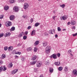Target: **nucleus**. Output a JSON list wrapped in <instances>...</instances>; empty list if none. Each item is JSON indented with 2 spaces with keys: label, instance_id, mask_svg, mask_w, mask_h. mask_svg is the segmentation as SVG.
I'll use <instances>...</instances> for the list:
<instances>
[{
  "label": "nucleus",
  "instance_id": "nucleus-29",
  "mask_svg": "<svg viewBox=\"0 0 77 77\" xmlns=\"http://www.w3.org/2000/svg\"><path fill=\"white\" fill-rule=\"evenodd\" d=\"M64 70L65 72L68 71V67H65L64 69Z\"/></svg>",
  "mask_w": 77,
  "mask_h": 77
},
{
  "label": "nucleus",
  "instance_id": "nucleus-15",
  "mask_svg": "<svg viewBox=\"0 0 77 77\" xmlns=\"http://www.w3.org/2000/svg\"><path fill=\"white\" fill-rule=\"evenodd\" d=\"M43 47H45V46H47V42H44L43 43Z\"/></svg>",
  "mask_w": 77,
  "mask_h": 77
},
{
  "label": "nucleus",
  "instance_id": "nucleus-44",
  "mask_svg": "<svg viewBox=\"0 0 77 77\" xmlns=\"http://www.w3.org/2000/svg\"><path fill=\"white\" fill-rule=\"evenodd\" d=\"M30 21L31 23H32L33 21V19L31 18L30 20Z\"/></svg>",
  "mask_w": 77,
  "mask_h": 77
},
{
  "label": "nucleus",
  "instance_id": "nucleus-26",
  "mask_svg": "<svg viewBox=\"0 0 77 77\" xmlns=\"http://www.w3.org/2000/svg\"><path fill=\"white\" fill-rule=\"evenodd\" d=\"M38 44H39V41H36V42L35 43L34 45H38Z\"/></svg>",
  "mask_w": 77,
  "mask_h": 77
},
{
  "label": "nucleus",
  "instance_id": "nucleus-51",
  "mask_svg": "<svg viewBox=\"0 0 77 77\" xmlns=\"http://www.w3.org/2000/svg\"><path fill=\"white\" fill-rule=\"evenodd\" d=\"M21 60L22 61H23V60H24V58L23 57H22Z\"/></svg>",
  "mask_w": 77,
  "mask_h": 77
},
{
  "label": "nucleus",
  "instance_id": "nucleus-34",
  "mask_svg": "<svg viewBox=\"0 0 77 77\" xmlns=\"http://www.w3.org/2000/svg\"><path fill=\"white\" fill-rule=\"evenodd\" d=\"M63 69V68L62 67H59L58 69L59 71H61V70H62Z\"/></svg>",
  "mask_w": 77,
  "mask_h": 77
},
{
  "label": "nucleus",
  "instance_id": "nucleus-24",
  "mask_svg": "<svg viewBox=\"0 0 77 77\" xmlns=\"http://www.w3.org/2000/svg\"><path fill=\"white\" fill-rule=\"evenodd\" d=\"M1 57L2 59H4L6 57V55L5 54H3L2 56Z\"/></svg>",
  "mask_w": 77,
  "mask_h": 77
},
{
  "label": "nucleus",
  "instance_id": "nucleus-55",
  "mask_svg": "<svg viewBox=\"0 0 77 77\" xmlns=\"http://www.w3.org/2000/svg\"><path fill=\"white\" fill-rule=\"evenodd\" d=\"M15 58L17 59V58H18V56H17V55H16L15 56Z\"/></svg>",
  "mask_w": 77,
  "mask_h": 77
},
{
  "label": "nucleus",
  "instance_id": "nucleus-45",
  "mask_svg": "<svg viewBox=\"0 0 77 77\" xmlns=\"http://www.w3.org/2000/svg\"><path fill=\"white\" fill-rule=\"evenodd\" d=\"M72 35H73V36H75L77 35V33H76L75 34H73Z\"/></svg>",
  "mask_w": 77,
  "mask_h": 77
},
{
  "label": "nucleus",
  "instance_id": "nucleus-31",
  "mask_svg": "<svg viewBox=\"0 0 77 77\" xmlns=\"http://www.w3.org/2000/svg\"><path fill=\"white\" fill-rule=\"evenodd\" d=\"M49 33L50 34H53V30H50L49 31Z\"/></svg>",
  "mask_w": 77,
  "mask_h": 77
},
{
  "label": "nucleus",
  "instance_id": "nucleus-46",
  "mask_svg": "<svg viewBox=\"0 0 77 77\" xmlns=\"http://www.w3.org/2000/svg\"><path fill=\"white\" fill-rule=\"evenodd\" d=\"M31 26H29L28 27L27 29H31Z\"/></svg>",
  "mask_w": 77,
  "mask_h": 77
},
{
  "label": "nucleus",
  "instance_id": "nucleus-18",
  "mask_svg": "<svg viewBox=\"0 0 77 77\" xmlns=\"http://www.w3.org/2000/svg\"><path fill=\"white\" fill-rule=\"evenodd\" d=\"M8 51H12L13 50V47L12 46H10L8 48Z\"/></svg>",
  "mask_w": 77,
  "mask_h": 77
},
{
  "label": "nucleus",
  "instance_id": "nucleus-2",
  "mask_svg": "<svg viewBox=\"0 0 77 77\" xmlns=\"http://www.w3.org/2000/svg\"><path fill=\"white\" fill-rule=\"evenodd\" d=\"M6 70V67L5 66H2L0 67V72H2V71H5Z\"/></svg>",
  "mask_w": 77,
  "mask_h": 77
},
{
  "label": "nucleus",
  "instance_id": "nucleus-35",
  "mask_svg": "<svg viewBox=\"0 0 77 77\" xmlns=\"http://www.w3.org/2000/svg\"><path fill=\"white\" fill-rule=\"evenodd\" d=\"M8 47L6 46L4 48V50L5 51H6V50H8Z\"/></svg>",
  "mask_w": 77,
  "mask_h": 77
},
{
  "label": "nucleus",
  "instance_id": "nucleus-11",
  "mask_svg": "<svg viewBox=\"0 0 77 77\" xmlns=\"http://www.w3.org/2000/svg\"><path fill=\"white\" fill-rule=\"evenodd\" d=\"M54 64L56 65V66H59V65H60V62H56L54 63Z\"/></svg>",
  "mask_w": 77,
  "mask_h": 77
},
{
  "label": "nucleus",
  "instance_id": "nucleus-57",
  "mask_svg": "<svg viewBox=\"0 0 77 77\" xmlns=\"http://www.w3.org/2000/svg\"><path fill=\"white\" fill-rule=\"evenodd\" d=\"M18 53L19 54H21V52H18Z\"/></svg>",
  "mask_w": 77,
  "mask_h": 77
},
{
  "label": "nucleus",
  "instance_id": "nucleus-62",
  "mask_svg": "<svg viewBox=\"0 0 77 77\" xmlns=\"http://www.w3.org/2000/svg\"><path fill=\"white\" fill-rule=\"evenodd\" d=\"M2 27V24L0 23V27Z\"/></svg>",
  "mask_w": 77,
  "mask_h": 77
},
{
  "label": "nucleus",
  "instance_id": "nucleus-50",
  "mask_svg": "<svg viewBox=\"0 0 77 77\" xmlns=\"http://www.w3.org/2000/svg\"><path fill=\"white\" fill-rule=\"evenodd\" d=\"M12 74H15V72H14V71H13L12 72Z\"/></svg>",
  "mask_w": 77,
  "mask_h": 77
},
{
  "label": "nucleus",
  "instance_id": "nucleus-58",
  "mask_svg": "<svg viewBox=\"0 0 77 77\" xmlns=\"http://www.w3.org/2000/svg\"><path fill=\"white\" fill-rule=\"evenodd\" d=\"M45 35L46 36H48V34H47V33L46 32L45 33Z\"/></svg>",
  "mask_w": 77,
  "mask_h": 77
},
{
  "label": "nucleus",
  "instance_id": "nucleus-19",
  "mask_svg": "<svg viewBox=\"0 0 77 77\" xmlns=\"http://www.w3.org/2000/svg\"><path fill=\"white\" fill-rule=\"evenodd\" d=\"M71 24L72 25H74L75 24V22L74 20H72L71 21Z\"/></svg>",
  "mask_w": 77,
  "mask_h": 77
},
{
  "label": "nucleus",
  "instance_id": "nucleus-22",
  "mask_svg": "<svg viewBox=\"0 0 77 77\" xmlns=\"http://www.w3.org/2000/svg\"><path fill=\"white\" fill-rule=\"evenodd\" d=\"M39 24H40V23H36L35 25V27H38Z\"/></svg>",
  "mask_w": 77,
  "mask_h": 77
},
{
  "label": "nucleus",
  "instance_id": "nucleus-59",
  "mask_svg": "<svg viewBox=\"0 0 77 77\" xmlns=\"http://www.w3.org/2000/svg\"><path fill=\"white\" fill-rule=\"evenodd\" d=\"M39 77H43V76L42 75H41L39 76Z\"/></svg>",
  "mask_w": 77,
  "mask_h": 77
},
{
  "label": "nucleus",
  "instance_id": "nucleus-23",
  "mask_svg": "<svg viewBox=\"0 0 77 77\" xmlns=\"http://www.w3.org/2000/svg\"><path fill=\"white\" fill-rule=\"evenodd\" d=\"M36 57H36V56L34 55L33 57L32 60H35V59H36Z\"/></svg>",
  "mask_w": 77,
  "mask_h": 77
},
{
  "label": "nucleus",
  "instance_id": "nucleus-14",
  "mask_svg": "<svg viewBox=\"0 0 77 77\" xmlns=\"http://www.w3.org/2000/svg\"><path fill=\"white\" fill-rule=\"evenodd\" d=\"M26 50L28 51H32V48L31 47L28 48H27Z\"/></svg>",
  "mask_w": 77,
  "mask_h": 77
},
{
  "label": "nucleus",
  "instance_id": "nucleus-39",
  "mask_svg": "<svg viewBox=\"0 0 77 77\" xmlns=\"http://www.w3.org/2000/svg\"><path fill=\"white\" fill-rule=\"evenodd\" d=\"M57 56L58 57H59L60 56V54L59 53H58L57 54Z\"/></svg>",
  "mask_w": 77,
  "mask_h": 77
},
{
  "label": "nucleus",
  "instance_id": "nucleus-27",
  "mask_svg": "<svg viewBox=\"0 0 77 77\" xmlns=\"http://www.w3.org/2000/svg\"><path fill=\"white\" fill-rule=\"evenodd\" d=\"M15 27H13L11 28V31H14V30H15Z\"/></svg>",
  "mask_w": 77,
  "mask_h": 77
},
{
  "label": "nucleus",
  "instance_id": "nucleus-60",
  "mask_svg": "<svg viewBox=\"0 0 77 77\" xmlns=\"http://www.w3.org/2000/svg\"><path fill=\"white\" fill-rule=\"evenodd\" d=\"M53 12L54 14H55V13H56V11H53Z\"/></svg>",
  "mask_w": 77,
  "mask_h": 77
},
{
  "label": "nucleus",
  "instance_id": "nucleus-16",
  "mask_svg": "<svg viewBox=\"0 0 77 77\" xmlns=\"http://www.w3.org/2000/svg\"><path fill=\"white\" fill-rule=\"evenodd\" d=\"M9 2L10 3H14L15 2V0H10Z\"/></svg>",
  "mask_w": 77,
  "mask_h": 77
},
{
  "label": "nucleus",
  "instance_id": "nucleus-30",
  "mask_svg": "<svg viewBox=\"0 0 77 77\" xmlns=\"http://www.w3.org/2000/svg\"><path fill=\"white\" fill-rule=\"evenodd\" d=\"M69 53L70 55L72 56H73V55L71 54V50H69Z\"/></svg>",
  "mask_w": 77,
  "mask_h": 77
},
{
  "label": "nucleus",
  "instance_id": "nucleus-36",
  "mask_svg": "<svg viewBox=\"0 0 77 77\" xmlns=\"http://www.w3.org/2000/svg\"><path fill=\"white\" fill-rule=\"evenodd\" d=\"M3 35H4V34H3V33L0 34V38H2V37H3Z\"/></svg>",
  "mask_w": 77,
  "mask_h": 77
},
{
  "label": "nucleus",
  "instance_id": "nucleus-43",
  "mask_svg": "<svg viewBox=\"0 0 77 77\" xmlns=\"http://www.w3.org/2000/svg\"><path fill=\"white\" fill-rule=\"evenodd\" d=\"M34 50V51H37V48L35 47Z\"/></svg>",
  "mask_w": 77,
  "mask_h": 77
},
{
  "label": "nucleus",
  "instance_id": "nucleus-8",
  "mask_svg": "<svg viewBox=\"0 0 77 77\" xmlns=\"http://www.w3.org/2000/svg\"><path fill=\"white\" fill-rule=\"evenodd\" d=\"M41 65H42L41 63L39 61L37 62L36 64L37 67H40L41 66Z\"/></svg>",
  "mask_w": 77,
  "mask_h": 77
},
{
  "label": "nucleus",
  "instance_id": "nucleus-37",
  "mask_svg": "<svg viewBox=\"0 0 77 77\" xmlns=\"http://www.w3.org/2000/svg\"><path fill=\"white\" fill-rule=\"evenodd\" d=\"M15 74L17 73V72L18 71V69H15L13 70Z\"/></svg>",
  "mask_w": 77,
  "mask_h": 77
},
{
  "label": "nucleus",
  "instance_id": "nucleus-56",
  "mask_svg": "<svg viewBox=\"0 0 77 77\" xmlns=\"http://www.w3.org/2000/svg\"><path fill=\"white\" fill-rule=\"evenodd\" d=\"M69 24H70V22H69L67 23V25H69Z\"/></svg>",
  "mask_w": 77,
  "mask_h": 77
},
{
  "label": "nucleus",
  "instance_id": "nucleus-48",
  "mask_svg": "<svg viewBox=\"0 0 77 77\" xmlns=\"http://www.w3.org/2000/svg\"><path fill=\"white\" fill-rule=\"evenodd\" d=\"M72 29H74V30H75V26L72 27Z\"/></svg>",
  "mask_w": 77,
  "mask_h": 77
},
{
  "label": "nucleus",
  "instance_id": "nucleus-5",
  "mask_svg": "<svg viewBox=\"0 0 77 77\" xmlns=\"http://www.w3.org/2000/svg\"><path fill=\"white\" fill-rule=\"evenodd\" d=\"M51 57L52 58L53 57V59H57V55L55 54L51 55Z\"/></svg>",
  "mask_w": 77,
  "mask_h": 77
},
{
  "label": "nucleus",
  "instance_id": "nucleus-61",
  "mask_svg": "<svg viewBox=\"0 0 77 77\" xmlns=\"http://www.w3.org/2000/svg\"><path fill=\"white\" fill-rule=\"evenodd\" d=\"M63 31H65V30H66V29H63Z\"/></svg>",
  "mask_w": 77,
  "mask_h": 77
},
{
  "label": "nucleus",
  "instance_id": "nucleus-25",
  "mask_svg": "<svg viewBox=\"0 0 77 77\" xmlns=\"http://www.w3.org/2000/svg\"><path fill=\"white\" fill-rule=\"evenodd\" d=\"M49 71L50 72H53V69L52 68H50Z\"/></svg>",
  "mask_w": 77,
  "mask_h": 77
},
{
  "label": "nucleus",
  "instance_id": "nucleus-4",
  "mask_svg": "<svg viewBox=\"0 0 77 77\" xmlns=\"http://www.w3.org/2000/svg\"><path fill=\"white\" fill-rule=\"evenodd\" d=\"M67 18H68L67 16L64 15L62 17H61V20H66V19H67Z\"/></svg>",
  "mask_w": 77,
  "mask_h": 77
},
{
  "label": "nucleus",
  "instance_id": "nucleus-41",
  "mask_svg": "<svg viewBox=\"0 0 77 77\" xmlns=\"http://www.w3.org/2000/svg\"><path fill=\"white\" fill-rule=\"evenodd\" d=\"M23 39H27V36H23Z\"/></svg>",
  "mask_w": 77,
  "mask_h": 77
},
{
  "label": "nucleus",
  "instance_id": "nucleus-17",
  "mask_svg": "<svg viewBox=\"0 0 77 77\" xmlns=\"http://www.w3.org/2000/svg\"><path fill=\"white\" fill-rule=\"evenodd\" d=\"M23 35L24 32H22L19 35V38H21V36H23Z\"/></svg>",
  "mask_w": 77,
  "mask_h": 77
},
{
  "label": "nucleus",
  "instance_id": "nucleus-12",
  "mask_svg": "<svg viewBox=\"0 0 77 77\" xmlns=\"http://www.w3.org/2000/svg\"><path fill=\"white\" fill-rule=\"evenodd\" d=\"M36 31L35 30H33L31 32V35L32 36L33 35H35Z\"/></svg>",
  "mask_w": 77,
  "mask_h": 77
},
{
  "label": "nucleus",
  "instance_id": "nucleus-53",
  "mask_svg": "<svg viewBox=\"0 0 77 77\" xmlns=\"http://www.w3.org/2000/svg\"><path fill=\"white\" fill-rule=\"evenodd\" d=\"M56 16H54L53 17V18L54 20H55L54 18H56Z\"/></svg>",
  "mask_w": 77,
  "mask_h": 77
},
{
  "label": "nucleus",
  "instance_id": "nucleus-10",
  "mask_svg": "<svg viewBox=\"0 0 77 77\" xmlns=\"http://www.w3.org/2000/svg\"><path fill=\"white\" fill-rule=\"evenodd\" d=\"M10 20H14V19L15 18V17H14V16L12 15H11L10 17Z\"/></svg>",
  "mask_w": 77,
  "mask_h": 77
},
{
  "label": "nucleus",
  "instance_id": "nucleus-3",
  "mask_svg": "<svg viewBox=\"0 0 77 77\" xmlns=\"http://www.w3.org/2000/svg\"><path fill=\"white\" fill-rule=\"evenodd\" d=\"M5 24L7 27H9L12 25V23L10 21H7L5 22Z\"/></svg>",
  "mask_w": 77,
  "mask_h": 77
},
{
  "label": "nucleus",
  "instance_id": "nucleus-49",
  "mask_svg": "<svg viewBox=\"0 0 77 77\" xmlns=\"http://www.w3.org/2000/svg\"><path fill=\"white\" fill-rule=\"evenodd\" d=\"M3 63V61H0V65H2Z\"/></svg>",
  "mask_w": 77,
  "mask_h": 77
},
{
  "label": "nucleus",
  "instance_id": "nucleus-28",
  "mask_svg": "<svg viewBox=\"0 0 77 77\" xmlns=\"http://www.w3.org/2000/svg\"><path fill=\"white\" fill-rule=\"evenodd\" d=\"M46 65H49L50 64V62L49 60H48L46 61Z\"/></svg>",
  "mask_w": 77,
  "mask_h": 77
},
{
  "label": "nucleus",
  "instance_id": "nucleus-1",
  "mask_svg": "<svg viewBox=\"0 0 77 77\" xmlns=\"http://www.w3.org/2000/svg\"><path fill=\"white\" fill-rule=\"evenodd\" d=\"M51 51V47L49 46H47L45 49V53L47 54H49Z\"/></svg>",
  "mask_w": 77,
  "mask_h": 77
},
{
  "label": "nucleus",
  "instance_id": "nucleus-47",
  "mask_svg": "<svg viewBox=\"0 0 77 77\" xmlns=\"http://www.w3.org/2000/svg\"><path fill=\"white\" fill-rule=\"evenodd\" d=\"M22 17L23 18H27V16H23Z\"/></svg>",
  "mask_w": 77,
  "mask_h": 77
},
{
  "label": "nucleus",
  "instance_id": "nucleus-21",
  "mask_svg": "<svg viewBox=\"0 0 77 77\" xmlns=\"http://www.w3.org/2000/svg\"><path fill=\"white\" fill-rule=\"evenodd\" d=\"M37 61H32V62H30V63L31 65H35V63H36Z\"/></svg>",
  "mask_w": 77,
  "mask_h": 77
},
{
  "label": "nucleus",
  "instance_id": "nucleus-54",
  "mask_svg": "<svg viewBox=\"0 0 77 77\" xmlns=\"http://www.w3.org/2000/svg\"><path fill=\"white\" fill-rule=\"evenodd\" d=\"M55 38H57V37H58V35H57V34H56L55 35Z\"/></svg>",
  "mask_w": 77,
  "mask_h": 77
},
{
  "label": "nucleus",
  "instance_id": "nucleus-6",
  "mask_svg": "<svg viewBox=\"0 0 77 77\" xmlns=\"http://www.w3.org/2000/svg\"><path fill=\"white\" fill-rule=\"evenodd\" d=\"M24 8L25 9H27V8L29 7V4L27 3H25L24 5Z\"/></svg>",
  "mask_w": 77,
  "mask_h": 77
},
{
  "label": "nucleus",
  "instance_id": "nucleus-38",
  "mask_svg": "<svg viewBox=\"0 0 77 77\" xmlns=\"http://www.w3.org/2000/svg\"><path fill=\"white\" fill-rule=\"evenodd\" d=\"M57 30H58V32H60V31H61V29H60V27H58Z\"/></svg>",
  "mask_w": 77,
  "mask_h": 77
},
{
  "label": "nucleus",
  "instance_id": "nucleus-7",
  "mask_svg": "<svg viewBox=\"0 0 77 77\" xmlns=\"http://www.w3.org/2000/svg\"><path fill=\"white\" fill-rule=\"evenodd\" d=\"M13 9L15 12H18L19 11V8H18V7H14V8Z\"/></svg>",
  "mask_w": 77,
  "mask_h": 77
},
{
  "label": "nucleus",
  "instance_id": "nucleus-32",
  "mask_svg": "<svg viewBox=\"0 0 77 77\" xmlns=\"http://www.w3.org/2000/svg\"><path fill=\"white\" fill-rule=\"evenodd\" d=\"M9 66L10 68H12L13 66L12 63H10L9 64Z\"/></svg>",
  "mask_w": 77,
  "mask_h": 77
},
{
  "label": "nucleus",
  "instance_id": "nucleus-64",
  "mask_svg": "<svg viewBox=\"0 0 77 77\" xmlns=\"http://www.w3.org/2000/svg\"><path fill=\"white\" fill-rule=\"evenodd\" d=\"M41 0H38V1H41Z\"/></svg>",
  "mask_w": 77,
  "mask_h": 77
},
{
  "label": "nucleus",
  "instance_id": "nucleus-9",
  "mask_svg": "<svg viewBox=\"0 0 77 77\" xmlns=\"http://www.w3.org/2000/svg\"><path fill=\"white\" fill-rule=\"evenodd\" d=\"M73 74L75 75H77V71L76 70L74 69L72 71Z\"/></svg>",
  "mask_w": 77,
  "mask_h": 77
},
{
  "label": "nucleus",
  "instance_id": "nucleus-63",
  "mask_svg": "<svg viewBox=\"0 0 77 77\" xmlns=\"http://www.w3.org/2000/svg\"><path fill=\"white\" fill-rule=\"evenodd\" d=\"M15 54H18V52H16Z\"/></svg>",
  "mask_w": 77,
  "mask_h": 77
},
{
  "label": "nucleus",
  "instance_id": "nucleus-33",
  "mask_svg": "<svg viewBox=\"0 0 77 77\" xmlns=\"http://www.w3.org/2000/svg\"><path fill=\"white\" fill-rule=\"evenodd\" d=\"M65 4H63L62 5H60V7H62L63 8H65Z\"/></svg>",
  "mask_w": 77,
  "mask_h": 77
},
{
  "label": "nucleus",
  "instance_id": "nucleus-13",
  "mask_svg": "<svg viewBox=\"0 0 77 77\" xmlns=\"http://www.w3.org/2000/svg\"><path fill=\"white\" fill-rule=\"evenodd\" d=\"M5 36L6 37L7 36H9L11 35V33L9 32H7L5 34Z\"/></svg>",
  "mask_w": 77,
  "mask_h": 77
},
{
  "label": "nucleus",
  "instance_id": "nucleus-42",
  "mask_svg": "<svg viewBox=\"0 0 77 77\" xmlns=\"http://www.w3.org/2000/svg\"><path fill=\"white\" fill-rule=\"evenodd\" d=\"M19 1L20 2L23 3V2H24V0H19Z\"/></svg>",
  "mask_w": 77,
  "mask_h": 77
},
{
  "label": "nucleus",
  "instance_id": "nucleus-20",
  "mask_svg": "<svg viewBox=\"0 0 77 77\" xmlns=\"http://www.w3.org/2000/svg\"><path fill=\"white\" fill-rule=\"evenodd\" d=\"M4 9L6 11H7L8 9H9V7L7 5L5 6L4 7Z\"/></svg>",
  "mask_w": 77,
  "mask_h": 77
},
{
  "label": "nucleus",
  "instance_id": "nucleus-52",
  "mask_svg": "<svg viewBox=\"0 0 77 77\" xmlns=\"http://www.w3.org/2000/svg\"><path fill=\"white\" fill-rule=\"evenodd\" d=\"M28 33V32H25V35H27Z\"/></svg>",
  "mask_w": 77,
  "mask_h": 77
},
{
  "label": "nucleus",
  "instance_id": "nucleus-40",
  "mask_svg": "<svg viewBox=\"0 0 77 77\" xmlns=\"http://www.w3.org/2000/svg\"><path fill=\"white\" fill-rule=\"evenodd\" d=\"M2 18H3V15H0V19H2Z\"/></svg>",
  "mask_w": 77,
  "mask_h": 77
}]
</instances>
